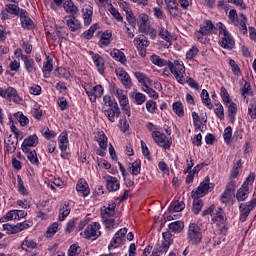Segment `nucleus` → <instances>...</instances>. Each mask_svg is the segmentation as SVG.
Returning a JSON list of instances; mask_svg holds the SVG:
<instances>
[{"label":"nucleus","mask_w":256,"mask_h":256,"mask_svg":"<svg viewBox=\"0 0 256 256\" xmlns=\"http://www.w3.org/2000/svg\"><path fill=\"white\" fill-rule=\"evenodd\" d=\"M255 181V173H250L246 178L242 186L237 190L236 199L237 201H247V197H249V193H251V187H253V183Z\"/></svg>","instance_id":"nucleus-1"},{"label":"nucleus","mask_w":256,"mask_h":256,"mask_svg":"<svg viewBox=\"0 0 256 256\" xmlns=\"http://www.w3.org/2000/svg\"><path fill=\"white\" fill-rule=\"evenodd\" d=\"M215 188V184L211 183L209 176H206L204 181L200 183L196 190L191 192L192 199H197V197H203L207 193H211Z\"/></svg>","instance_id":"nucleus-2"},{"label":"nucleus","mask_w":256,"mask_h":256,"mask_svg":"<svg viewBox=\"0 0 256 256\" xmlns=\"http://www.w3.org/2000/svg\"><path fill=\"white\" fill-rule=\"evenodd\" d=\"M203 239V234L201 233V228L196 223H191L187 231V240L190 245H199Z\"/></svg>","instance_id":"nucleus-3"},{"label":"nucleus","mask_w":256,"mask_h":256,"mask_svg":"<svg viewBox=\"0 0 256 256\" xmlns=\"http://www.w3.org/2000/svg\"><path fill=\"white\" fill-rule=\"evenodd\" d=\"M168 69L181 85L185 84V65L179 61L169 62Z\"/></svg>","instance_id":"nucleus-4"},{"label":"nucleus","mask_w":256,"mask_h":256,"mask_svg":"<svg viewBox=\"0 0 256 256\" xmlns=\"http://www.w3.org/2000/svg\"><path fill=\"white\" fill-rule=\"evenodd\" d=\"M218 29L220 35H222L220 41L221 47H223L224 49H233V47H235V40L233 39L231 34H229V31H227L225 24L219 23Z\"/></svg>","instance_id":"nucleus-5"},{"label":"nucleus","mask_w":256,"mask_h":256,"mask_svg":"<svg viewBox=\"0 0 256 256\" xmlns=\"http://www.w3.org/2000/svg\"><path fill=\"white\" fill-rule=\"evenodd\" d=\"M256 207V198H253L248 203H241L239 206L240 211V221L244 223V221H247V218L249 217V214L251 211H253Z\"/></svg>","instance_id":"nucleus-6"},{"label":"nucleus","mask_w":256,"mask_h":256,"mask_svg":"<svg viewBox=\"0 0 256 256\" xmlns=\"http://www.w3.org/2000/svg\"><path fill=\"white\" fill-rule=\"evenodd\" d=\"M0 97L8 99V101H13L14 103H21V97H19L17 90L13 87H8L7 89L0 88Z\"/></svg>","instance_id":"nucleus-7"},{"label":"nucleus","mask_w":256,"mask_h":256,"mask_svg":"<svg viewBox=\"0 0 256 256\" xmlns=\"http://www.w3.org/2000/svg\"><path fill=\"white\" fill-rule=\"evenodd\" d=\"M125 235H127V228H121L118 232L115 233L114 237L110 241L108 249H117V247L123 245V241H125Z\"/></svg>","instance_id":"nucleus-8"},{"label":"nucleus","mask_w":256,"mask_h":256,"mask_svg":"<svg viewBox=\"0 0 256 256\" xmlns=\"http://www.w3.org/2000/svg\"><path fill=\"white\" fill-rule=\"evenodd\" d=\"M110 92L112 95H114V97H117V99L122 107L129 106V98H127V92L119 89L115 85L110 88Z\"/></svg>","instance_id":"nucleus-9"},{"label":"nucleus","mask_w":256,"mask_h":256,"mask_svg":"<svg viewBox=\"0 0 256 256\" xmlns=\"http://www.w3.org/2000/svg\"><path fill=\"white\" fill-rule=\"evenodd\" d=\"M101 224L95 222L93 224H89L87 228L84 230V235L86 239H97V237L101 236Z\"/></svg>","instance_id":"nucleus-10"},{"label":"nucleus","mask_w":256,"mask_h":256,"mask_svg":"<svg viewBox=\"0 0 256 256\" xmlns=\"http://www.w3.org/2000/svg\"><path fill=\"white\" fill-rule=\"evenodd\" d=\"M152 137L159 147H163L164 149H169L171 147V141L160 131H153Z\"/></svg>","instance_id":"nucleus-11"},{"label":"nucleus","mask_w":256,"mask_h":256,"mask_svg":"<svg viewBox=\"0 0 256 256\" xmlns=\"http://www.w3.org/2000/svg\"><path fill=\"white\" fill-rule=\"evenodd\" d=\"M115 73L119 77V80L121 81L122 85H124L126 89H131L133 87L131 76H129V73H127V71H125L122 68H117L115 70Z\"/></svg>","instance_id":"nucleus-12"},{"label":"nucleus","mask_w":256,"mask_h":256,"mask_svg":"<svg viewBox=\"0 0 256 256\" xmlns=\"http://www.w3.org/2000/svg\"><path fill=\"white\" fill-rule=\"evenodd\" d=\"M102 111L111 123H115V119H119L121 115V110L119 109V104L117 103H115L114 107L112 108L103 107Z\"/></svg>","instance_id":"nucleus-13"},{"label":"nucleus","mask_w":256,"mask_h":256,"mask_svg":"<svg viewBox=\"0 0 256 256\" xmlns=\"http://www.w3.org/2000/svg\"><path fill=\"white\" fill-rule=\"evenodd\" d=\"M38 143L39 138L35 134L28 136L24 139L21 146L23 153H29L31 151L30 147H37Z\"/></svg>","instance_id":"nucleus-14"},{"label":"nucleus","mask_w":256,"mask_h":256,"mask_svg":"<svg viewBox=\"0 0 256 256\" xmlns=\"http://www.w3.org/2000/svg\"><path fill=\"white\" fill-rule=\"evenodd\" d=\"M85 92L90 97V101L92 103H95L97 101V97H102L103 96V86L97 85L94 86L93 88H85Z\"/></svg>","instance_id":"nucleus-15"},{"label":"nucleus","mask_w":256,"mask_h":256,"mask_svg":"<svg viewBox=\"0 0 256 256\" xmlns=\"http://www.w3.org/2000/svg\"><path fill=\"white\" fill-rule=\"evenodd\" d=\"M63 23H65L68 29H70V31L72 32L79 31V29L81 28V22L77 20L75 15H68L64 17Z\"/></svg>","instance_id":"nucleus-16"},{"label":"nucleus","mask_w":256,"mask_h":256,"mask_svg":"<svg viewBox=\"0 0 256 256\" xmlns=\"http://www.w3.org/2000/svg\"><path fill=\"white\" fill-rule=\"evenodd\" d=\"M4 143L8 153H15L17 143H19V138H17V136L10 135L4 140Z\"/></svg>","instance_id":"nucleus-17"},{"label":"nucleus","mask_w":256,"mask_h":256,"mask_svg":"<svg viewBox=\"0 0 256 256\" xmlns=\"http://www.w3.org/2000/svg\"><path fill=\"white\" fill-rule=\"evenodd\" d=\"M139 19V32L144 33V31H147L151 27V21L149 20V16L145 13H141L138 16Z\"/></svg>","instance_id":"nucleus-18"},{"label":"nucleus","mask_w":256,"mask_h":256,"mask_svg":"<svg viewBox=\"0 0 256 256\" xmlns=\"http://www.w3.org/2000/svg\"><path fill=\"white\" fill-rule=\"evenodd\" d=\"M234 188H235V181H230L228 183V185L226 186L225 191L223 192V194L220 197V201L222 203H229V201H231V197H233L231 192L233 191Z\"/></svg>","instance_id":"nucleus-19"},{"label":"nucleus","mask_w":256,"mask_h":256,"mask_svg":"<svg viewBox=\"0 0 256 256\" xmlns=\"http://www.w3.org/2000/svg\"><path fill=\"white\" fill-rule=\"evenodd\" d=\"M165 4L172 17L179 15V2L177 0H167Z\"/></svg>","instance_id":"nucleus-20"},{"label":"nucleus","mask_w":256,"mask_h":256,"mask_svg":"<svg viewBox=\"0 0 256 256\" xmlns=\"http://www.w3.org/2000/svg\"><path fill=\"white\" fill-rule=\"evenodd\" d=\"M76 190L79 191V193H82L83 197H87L89 196V193H91V190H89V184H87V180L83 178L77 182Z\"/></svg>","instance_id":"nucleus-21"},{"label":"nucleus","mask_w":256,"mask_h":256,"mask_svg":"<svg viewBox=\"0 0 256 256\" xmlns=\"http://www.w3.org/2000/svg\"><path fill=\"white\" fill-rule=\"evenodd\" d=\"M20 21L24 29H33V20L27 15V11L21 10Z\"/></svg>","instance_id":"nucleus-22"},{"label":"nucleus","mask_w":256,"mask_h":256,"mask_svg":"<svg viewBox=\"0 0 256 256\" xmlns=\"http://www.w3.org/2000/svg\"><path fill=\"white\" fill-rule=\"evenodd\" d=\"M82 11H83L84 25L86 26L91 25V21H93V7L89 5H85Z\"/></svg>","instance_id":"nucleus-23"},{"label":"nucleus","mask_w":256,"mask_h":256,"mask_svg":"<svg viewBox=\"0 0 256 256\" xmlns=\"http://www.w3.org/2000/svg\"><path fill=\"white\" fill-rule=\"evenodd\" d=\"M21 59L24 62L27 73H33V71H36L35 60H33V58H30L27 55H21Z\"/></svg>","instance_id":"nucleus-24"},{"label":"nucleus","mask_w":256,"mask_h":256,"mask_svg":"<svg viewBox=\"0 0 256 256\" xmlns=\"http://www.w3.org/2000/svg\"><path fill=\"white\" fill-rule=\"evenodd\" d=\"M200 31L204 35H211V33L215 31V25H213V22H211V20H206L203 24L200 25Z\"/></svg>","instance_id":"nucleus-25"},{"label":"nucleus","mask_w":256,"mask_h":256,"mask_svg":"<svg viewBox=\"0 0 256 256\" xmlns=\"http://www.w3.org/2000/svg\"><path fill=\"white\" fill-rule=\"evenodd\" d=\"M110 55L113 59L122 63V65H125V63H127V57L125 56V53L121 52V50L119 49H113L110 52Z\"/></svg>","instance_id":"nucleus-26"},{"label":"nucleus","mask_w":256,"mask_h":256,"mask_svg":"<svg viewBox=\"0 0 256 256\" xmlns=\"http://www.w3.org/2000/svg\"><path fill=\"white\" fill-rule=\"evenodd\" d=\"M121 185L119 184V180L113 176H109L106 182V187L108 191H118L119 187Z\"/></svg>","instance_id":"nucleus-27"},{"label":"nucleus","mask_w":256,"mask_h":256,"mask_svg":"<svg viewBox=\"0 0 256 256\" xmlns=\"http://www.w3.org/2000/svg\"><path fill=\"white\" fill-rule=\"evenodd\" d=\"M102 219H107V217H115V204H109L107 207L101 209Z\"/></svg>","instance_id":"nucleus-28"},{"label":"nucleus","mask_w":256,"mask_h":256,"mask_svg":"<svg viewBox=\"0 0 256 256\" xmlns=\"http://www.w3.org/2000/svg\"><path fill=\"white\" fill-rule=\"evenodd\" d=\"M93 61L99 71V73L101 75H103V73H105V60L103 59V57H101V55L99 54H95L93 56Z\"/></svg>","instance_id":"nucleus-29"},{"label":"nucleus","mask_w":256,"mask_h":256,"mask_svg":"<svg viewBox=\"0 0 256 256\" xmlns=\"http://www.w3.org/2000/svg\"><path fill=\"white\" fill-rule=\"evenodd\" d=\"M134 45L136 48L147 49L149 45V40L144 35H140L134 39Z\"/></svg>","instance_id":"nucleus-30"},{"label":"nucleus","mask_w":256,"mask_h":256,"mask_svg":"<svg viewBox=\"0 0 256 256\" xmlns=\"http://www.w3.org/2000/svg\"><path fill=\"white\" fill-rule=\"evenodd\" d=\"M21 249H23V251H33V249H37V244L35 241L31 240V238L27 237L22 242Z\"/></svg>","instance_id":"nucleus-31"},{"label":"nucleus","mask_w":256,"mask_h":256,"mask_svg":"<svg viewBox=\"0 0 256 256\" xmlns=\"http://www.w3.org/2000/svg\"><path fill=\"white\" fill-rule=\"evenodd\" d=\"M184 209L185 203H183L182 201H174L169 207L170 213H180V211H183Z\"/></svg>","instance_id":"nucleus-32"},{"label":"nucleus","mask_w":256,"mask_h":256,"mask_svg":"<svg viewBox=\"0 0 256 256\" xmlns=\"http://www.w3.org/2000/svg\"><path fill=\"white\" fill-rule=\"evenodd\" d=\"M67 145H69L67 132H62L59 136V149H61V151H67Z\"/></svg>","instance_id":"nucleus-33"},{"label":"nucleus","mask_w":256,"mask_h":256,"mask_svg":"<svg viewBox=\"0 0 256 256\" xmlns=\"http://www.w3.org/2000/svg\"><path fill=\"white\" fill-rule=\"evenodd\" d=\"M64 10L66 11V13H70V15H77V11H79V9H77V6H75V4L71 0H67L64 3Z\"/></svg>","instance_id":"nucleus-34"},{"label":"nucleus","mask_w":256,"mask_h":256,"mask_svg":"<svg viewBox=\"0 0 256 256\" xmlns=\"http://www.w3.org/2000/svg\"><path fill=\"white\" fill-rule=\"evenodd\" d=\"M201 99L203 105L207 107V109H213V103H211V99L209 98V92L207 90L203 89L201 92Z\"/></svg>","instance_id":"nucleus-35"},{"label":"nucleus","mask_w":256,"mask_h":256,"mask_svg":"<svg viewBox=\"0 0 256 256\" xmlns=\"http://www.w3.org/2000/svg\"><path fill=\"white\" fill-rule=\"evenodd\" d=\"M96 140L99 143L100 149H107V136H105V133L98 132L96 135Z\"/></svg>","instance_id":"nucleus-36"},{"label":"nucleus","mask_w":256,"mask_h":256,"mask_svg":"<svg viewBox=\"0 0 256 256\" xmlns=\"http://www.w3.org/2000/svg\"><path fill=\"white\" fill-rule=\"evenodd\" d=\"M193 208L192 211L194 215H199L201 209H203V200L199 199V197L193 198Z\"/></svg>","instance_id":"nucleus-37"},{"label":"nucleus","mask_w":256,"mask_h":256,"mask_svg":"<svg viewBox=\"0 0 256 256\" xmlns=\"http://www.w3.org/2000/svg\"><path fill=\"white\" fill-rule=\"evenodd\" d=\"M172 109L174 111V113L178 116V117H183L185 115V110L183 108V103L181 102H175L172 105Z\"/></svg>","instance_id":"nucleus-38"},{"label":"nucleus","mask_w":256,"mask_h":256,"mask_svg":"<svg viewBox=\"0 0 256 256\" xmlns=\"http://www.w3.org/2000/svg\"><path fill=\"white\" fill-rule=\"evenodd\" d=\"M212 220L218 223H223V221H225V216L223 215V209L217 208L215 212L212 213Z\"/></svg>","instance_id":"nucleus-39"},{"label":"nucleus","mask_w":256,"mask_h":256,"mask_svg":"<svg viewBox=\"0 0 256 256\" xmlns=\"http://www.w3.org/2000/svg\"><path fill=\"white\" fill-rule=\"evenodd\" d=\"M23 229H29V224L27 222H21L12 227V230L9 232L10 235H14L15 233H19L23 231Z\"/></svg>","instance_id":"nucleus-40"},{"label":"nucleus","mask_w":256,"mask_h":256,"mask_svg":"<svg viewBox=\"0 0 256 256\" xmlns=\"http://www.w3.org/2000/svg\"><path fill=\"white\" fill-rule=\"evenodd\" d=\"M183 227H185V224L181 221H175L169 225V229H171L173 233H181Z\"/></svg>","instance_id":"nucleus-41"},{"label":"nucleus","mask_w":256,"mask_h":256,"mask_svg":"<svg viewBox=\"0 0 256 256\" xmlns=\"http://www.w3.org/2000/svg\"><path fill=\"white\" fill-rule=\"evenodd\" d=\"M158 35L167 43H171L173 41V36H171V34H169V31L165 28H160Z\"/></svg>","instance_id":"nucleus-42"},{"label":"nucleus","mask_w":256,"mask_h":256,"mask_svg":"<svg viewBox=\"0 0 256 256\" xmlns=\"http://www.w3.org/2000/svg\"><path fill=\"white\" fill-rule=\"evenodd\" d=\"M239 29L242 31L243 35H247V16L245 14H240V21H238Z\"/></svg>","instance_id":"nucleus-43"},{"label":"nucleus","mask_w":256,"mask_h":256,"mask_svg":"<svg viewBox=\"0 0 256 256\" xmlns=\"http://www.w3.org/2000/svg\"><path fill=\"white\" fill-rule=\"evenodd\" d=\"M150 60L153 65H157L158 67H165V65H167V61L165 59H162L158 55H152Z\"/></svg>","instance_id":"nucleus-44"},{"label":"nucleus","mask_w":256,"mask_h":256,"mask_svg":"<svg viewBox=\"0 0 256 256\" xmlns=\"http://www.w3.org/2000/svg\"><path fill=\"white\" fill-rule=\"evenodd\" d=\"M134 77L137 78L138 83L141 85H145L146 83H150L151 79L147 77V75L143 74L142 72H135Z\"/></svg>","instance_id":"nucleus-45"},{"label":"nucleus","mask_w":256,"mask_h":256,"mask_svg":"<svg viewBox=\"0 0 256 256\" xmlns=\"http://www.w3.org/2000/svg\"><path fill=\"white\" fill-rule=\"evenodd\" d=\"M99 29V24H93L87 31L83 33L84 39H91L95 32Z\"/></svg>","instance_id":"nucleus-46"},{"label":"nucleus","mask_w":256,"mask_h":256,"mask_svg":"<svg viewBox=\"0 0 256 256\" xmlns=\"http://www.w3.org/2000/svg\"><path fill=\"white\" fill-rule=\"evenodd\" d=\"M5 11L10 13V15H19V11H21V9L15 4H7L5 6Z\"/></svg>","instance_id":"nucleus-47"},{"label":"nucleus","mask_w":256,"mask_h":256,"mask_svg":"<svg viewBox=\"0 0 256 256\" xmlns=\"http://www.w3.org/2000/svg\"><path fill=\"white\" fill-rule=\"evenodd\" d=\"M111 33H104L100 39V47H107L111 44Z\"/></svg>","instance_id":"nucleus-48"},{"label":"nucleus","mask_w":256,"mask_h":256,"mask_svg":"<svg viewBox=\"0 0 256 256\" xmlns=\"http://www.w3.org/2000/svg\"><path fill=\"white\" fill-rule=\"evenodd\" d=\"M226 105L228 107V116L230 119H235V115H237V104L229 102V104Z\"/></svg>","instance_id":"nucleus-49"},{"label":"nucleus","mask_w":256,"mask_h":256,"mask_svg":"<svg viewBox=\"0 0 256 256\" xmlns=\"http://www.w3.org/2000/svg\"><path fill=\"white\" fill-rule=\"evenodd\" d=\"M132 175H139L141 173V160L137 159L132 164Z\"/></svg>","instance_id":"nucleus-50"},{"label":"nucleus","mask_w":256,"mask_h":256,"mask_svg":"<svg viewBox=\"0 0 256 256\" xmlns=\"http://www.w3.org/2000/svg\"><path fill=\"white\" fill-rule=\"evenodd\" d=\"M242 97H247V95H253V90L251 89V83L245 82L241 89Z\"/></svg>","instance_id":"nucleus-51"},{"label":"nucleus","mask_w":256,"mask_h":256,"mask_svg":"<svg viewBox=\"0 0 256 256\" xmlns=\"http://www.w3.org/2000/svg\"><path fill=\"white\" fill-rule=\"evenodd\" d=\"M28 153L27 158L29 159L30 163H32L33 165H39V158L37 157V152L35 150H32Z\"/></svg>","instance_id":"nucleus-52"},{"label":"nucleus","mask_w":256,"mask_h":256,"mask_svg":"<svg viewBox=\"0 0 256 256\" xmlns=\"http://www.w3.org/2000/svg\"><path fill=\"white\" fill-rule=\"evenodd\" d=\"M215 115L218 117V119H225V111L221 103L216 104Z\"/></svg>","instance_id":"nucleus-53"},{"label":"nucleus","mask_w":256,"mask_h":256,"mask_svg":"<svg viewBox=\"0 0 256 256\" xmlns=\"http://www.w3.org/2000/svg\"><path fill=\"white\" fill-rule=\"evenodd\" d=\"M223 137L226 143H231V137H233V129L231 126L225 128Z\"/></svg>","instance_id":"nucleus-54"},{"label":"nucleus","mask_w":256,"mask_h":256,"mask_svg":"<svg viewBox=\"0 0 256 256\" xmlns=\"http://www.w3.org/2000/svg\"><path fill=\"white\" fill-rule=\"evenodd\" d=\"M221 93V98L223 100V102L225 103V105H229V102L231 101V97L229 96V92H227V89H225V87H222L220 89Z\"/></svg>","instance_id":"nucleus-55"},{"label":"nucleus","mask_w":256,"mask_h":256,"mask_svg":"<svg viewBox=\"0 0 256 256\" xmlns=\"http://www.w3.org/2000/svg\"><path fill=\"white\" fill-rule=\"evenodd\" d=\"M15 117L19 118V123H20L21 127H25V125H29V118H27V116L23 115L22 112L16 113Z\"/></svg>","instance_id":"nucleus-56"},{"label":"nucleus","mask_w":256,"mask_h":256,"mask_svg":"<svg viewBox=\"0 0 256 256\" xmlns=\"http://www.w3.org/2000/svg\"><path fill=\"white\" fill-rule=\"evenodd\" d=\"M43 73H51L53 71V60L47 59L42 68Z\"/></svg>","instance_id":"nucleus-57"},{"label":"nucleus","mask_w":256,"mask_h":256,"mask_svg":"<svg viewBox=\"0 0 256 256\" xmlns=\"http://www.w3.org/2000/svg\"><path fill=\"white\" fill-rule=\"evenodd\" d=\"M79 253H81V248L77 244L71 245L68 249V256H77Z\"/></svg>","instance_id":"nucleus-58"},{"label":"nucleus","mask_w":256,"mask_h":256,"mask_svg":"<svg viewBox=\"0 0 256 256\" xmlns=\"http://www.w3.org/2000/svg\"><path fill=\"white\" fill-rule=\"evenodd\" d=\"M107 229L115 228V219L113 217L102 218Z\"/></svg>","instance_id":"nucleus-59"},{"label":"nucleus","mask_w":256,"mask_h":256,"mask_svg":"<svg viewBox=\"0 0 256 256\" xmlns=\"http://www.w3.org/2000/svg\"><path fill=\"white\" fill-rule=\"evenodd\" d=\"M241 169V160H238L234 166H233V169H232V177L233 179H236V177L239 176V170Z\"/></svg>","instance_id":"nucleus-60"},{"label":"nucleus","mask_w":256,"mask_h":256,"mask_svg":"<svg viewBox=\"0 0 256 256\" xmlns=\"http://www.w3.org/2000/svg\"><path fill=\"white\" fill-rule=\"evenodd\" d=\"M229 19L233 23V25H239V20H237V10L232 9L229 11Z\"/></svg>","instance_id":"nucleus-61"},{"label":"nucleus","mask_w":256,"mask_h":256,"mask_svg":"<svg viewBox=\"0 0 256 256\" xmlns=\"http://www.w3.org/2000/svg\"><path fill=\"white\" fill-rule=\"evenodd\" d=\"M248 111H249L250 117L252 119H256V98L250 104Z\"/></svg>","instance_id":"nucleus-62"},{"label":"nucleus","mask_w":256,"mask_h":256,"mask_svg":"<svg viewBox=\"0 0 256 256\" xmlns=\"http://www.w3.org/2000/svg\"><path fill=\"white\" fill-rule=\"evenodd\" d=\"M198 53H199V48H197L196 46H193L190 50L187 51L186 58L193 59V57H196Z\"/></svg>","instance_id":"nucleus-63"},{"label":"nucleus","mask_w":256,"mask_h":256,"mask_svg":"<svg viewBox=\"0 0 256 256\" xmlns=\"http://www.w3.org/2000/svg\"><path fill=\"white\" fill-rule=\"evenodd\" d=\"M146 109L148 113H155V109H157V103L155 101L150 100L146 103Z\"/></svg>","instance_id":"nucleus-64"}]
</instances>
